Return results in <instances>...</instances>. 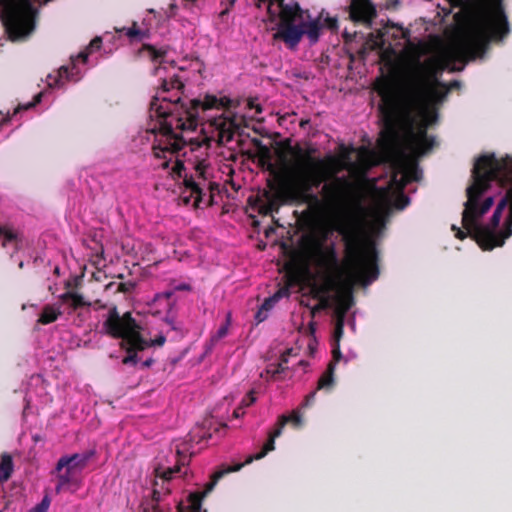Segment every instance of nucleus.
<instances>
[{
  "label": "nucleus",
  "mask_w": 512,
  "mask_h": 512,
  "mask_svg": "<svg viewBox=\"0 0 512 512\" xmlns=\"http://www.w3.org/2000/svg\"><path fill=\"white\" fill-rule=\"evenodd\" d=\"M154 363V360L152 358H149L143 362L144 367H150Z\"/></svg>",
  "instance_id": "59"
},
{
  "label": "nucleus",
  "mask_w": 512,
  "mask_h": 512,
  "mask_svg": "<svg viewBox=\"0 0 512 512\" xmlns=\"http://www.w3.org/2000/svg\"><path fill=\"white\" fill-rule=\"evenodd\" d=\"M239 126L234 121L223 120L217 124V143L223 145L233 140L235 131Z\"/></svg>",
  "instance_id": "20"
},
{
  "label": "nucleus",
  "mask_w": 512,
  "mask_h": 512,
  "mask_svg": "<svg viewBox=\"0 0 512 512\" xmlns=\"http://www.w3.org/2000/svg\"><path fill=\"white\" fill-rule=\"evenodd\" d=\"M508 33L506 15L498 8L484 27L449 47L442 58L430 57L422 62L415 61L409 71V87L418 109L437 113L434 106L441 103L449 93L447 84L439 80L444 69L452 62L466 64L469 60L482 56L491 40H501Z\"/></svg>",
  "instance_id": "3"
},
{
  "label": "nucleus",
  "mask_w": 512,
  "mask_h": 512,
  "mask_svg": "<svg viewBox=\"0 0 512 512\" xmlns=\"http://www.w3.org/2000/svg\"><path fill=\"white\" fill-rule=\"evenodd\" d=\"M242 468V465H233L225 469L218 470L211 476L210 482L205 485L202 492H194L188 496V506L178 507V512H200L203 498L209 494L217 484V482L226 474L230 472H237Z\"/></svg>",
  "instance_id": "11"
},
{
  "label": "nucleus",
  "mask_w": 512,
  "mask_h": 512,
  "mask_svg": "<svg viewBox=\"0 0 512 512\" xmlns=\"http://www.w3.org/2000/svg\"><path fill=\"white\" fill-rule=\"evenodd\" d=\"M65 471L59 473L57 476L58 483L55 487L56 493H61L63 490L68 489L70 486H79V481L76 477V472L72 467L65 466Z\"/></svg>",
  "instance_id": "19"
},
{
  "label": "nucleus",
  "mask_w": 512,
  "mask_h": 512,
  "mask_svg": "<svg viewBox=\"0 0 512 512\" xmlns=\"http://www.w3.org/2000/svg\"><path fill=\"white\" fill-rule=\"evenodd\" d=\"M292 152L299 158V181L294 197L316 213L327 212L336 216L334 229L344 242L346 264L351 274L368 283L379 276L378 255L373 242L364 243L352 206L353 185L347 177L335 176L330 181L326 163L316 158L314 148L303 150L296 146Z\"/></svg>",
  "instance_id": "1"
},
{
  "label": "nucleus",
  "mask_w": 512,
  "mask_h": 512,
  "mask_svg": "<svg viewBox=\"0 0 512 512\" xmlns=\"http://www.w3.org/2000/svg\"><path fill=\"white\" fill-rule=\"evenodd\" d=\"M135 288L134 282H122L117 285L116 291L122 293H130Z\"/></svg>",
  "instance_id": "42"
},
{
  "label": "nucleus",
  "mask_w": 512,
  "mask_h": 512,
  "mask_svg": "<svg viewBox=\"0 0 512 512\" xmlns=\"http://www.w3.org/2000/svg\"><path fill=\"white\" fill-rule=\"evenodd\" d=\"M42 97H43V92H39L37 93L34 97H33V100L25 105H18L15 110H14V113L13 115H16L17 113H19L20 111H23V110H28L30 108H33L35 107L37 104H39L42 100Z\"/></svg>",
  "instance_id": "33"
},
{
  "label": "nucleus",
  "mask_w": 512,
  "mask_h": 512,
  "mask_svg": "<svg viewBox=\"0 0 512 512\" xmlns=\"http://www.w3.org/2000/svg\"><path fill=\"white\" fill-rule=\"evenodd\" d=\"M173 294H174V290L165 291V292L157 294L156 295V299L164 298L166 300H169L172 297Z\"/></svg>",
  "instance_id": "51"
},
{
  "label": "nucleus",
  "mask_w": 512,
  "mask_h": 512,
  "mask_svg": "<svg viewBox=\"0 0 512 512\" xmlns=\"http://www.w3.org/2000/svg\"><path fill=\"white\" fill-rule=\"evenodd\" d=\"M2 19L12 40L30 35L36 27L38 10L30 0H0Z\"/></svg>",
  "instance_id": "7"
},
{
  "label": "nucleus",
  "mask_w": 512,
  "mask_h": 512,
  "mask_svg": "<svg viewBox=\"0 0 512 512\" xmlns=\"http://www.w3.org/2000/svg\"><path fill=\"white\" fill-rule=\"evenodd\" d=\"M62 315L60 306L47 304L42 308L37 322L42 325H48L55 322Z\"/></svg>",
  "instance_id": "23"
},
{
  "label": "nucleus",
  "mask_w": 512,
  "mask_h": 512,
  "mask_svg": "<svg viewBox=\"0 0 512 512\" xmlns=\"http://www.w3.org/2000/svg\"><path fill=\"white\" fill-rule=\"evenodd\" d=\"M276 303L277 301L275 300V298L273 296H270L264 300L260 307L263 310L270 311L275 306Z\"/></svg>",
  "instance_id": "45"
},
{
  "label": "nucleus",
  "mask_w": 512,
  "mask_h": 512,
  "mask_svg": "<svg viewBox=\"0 0 512 512\" xmlns=\"http://www.w3.org/2000/svg\"><path fill=\"white\" fill-rule=\"evenodd\" d=\"M280 418H286L287 423H292L294 427H300L302 424L301 415L297 411H293L290 416L282 415Z\"/></svg>",
  "instance_id": "38"
},
{
  "label": "nucleus",
  "mask_w": 512,
  "mask_h": 512,
  "mask_svg": "<svg viewBox=\"0 0 512 512\" xmlns=\"http://www.w3.org/2000/svg\"><path fill=\"white\" fill-rule=\"evenodd\" d=\"M183 88H184V84L177 75H174L169 80L164 79L162 81L163 92H168L171 89L182 90Z\"/></svg>",
  "instance_id": "30"
},
{
  "label": "nucleus",
  "mask_w": 512,
  "mask_h": 512,
  "mask_svg": "<svg viewBox=\"0 0 512 512\" xmlns=\"http://www.w3.org/2000/svg\"><path fill=\"white\" fill-rule=\"evenodd\" d=\"M316 393H317V390H314V391L310 392V393L305 397V400H304L303 406H305V407H309V406H311V405L314 403V401H315Z\"/></svg>",
  "instance_id": "47"
},
{
  "label": "nucleus",
  "mask_w": 512,
  "mask_h": 512,
  "mask_svg": "<svg viewBox=\"0 0 512 512\" xmlns=\"http://www.w3.org/2000/svg\"><path fill=\"white\" fill-rule=\"evenodd\" d=\"M185 171V165L181 160H177L172 168V174L175 177L182 178Z\"/></svg>",
  "instance_id": "41"
},
{
  "label": "nucleus",
  "mask_w": 512,
  "mask_h": 512,
  "mask_svg": "<svg viewBox=\"0 0 512 512\" xmlns=\"http://www.w3.org/2000/svg\"><path fill=\"white\" fill-rule=\"evenodd\" d=\"M94 454L95 451L90 450L83 454H73L69 457H61L56 464V470L61 472L65 466H69L75 471H81L87 466L89 460L94 456Z\"/></svg>",
  "instance_id": "17"
},
{
  "label": "nucleus",
  "mask_w": 512,
  "mask_h": 512,
  "mask_svg": "<svg viewBox=\"0 0 512 512\" xmlns=\"http://www.w3.org/2000/svg\"><path fill=\"white\" fill-rule=\"evenodd\" d=\"M158 100V97H154L150 103V110L162 119L158 128L159 136L152 146L156 158L165 157L167 152L170 154L178 153L186 145H189L192 152L204 148V153L207 154L211 147V137L203 136L186 140L174 130L193 131L198 126L200 110L226 109L231 104L228 97L218 98L210 94H206L203 100L192 99L188 104L181 102V98L177 97L173 102L169 100L168 105L171 107L158 104Z\"/></svg>",
  "instance_id": "4"
},
{
  "label": "nucleus",
  "mask_w": 512,
  "mask_h": 512,
  "mask_svg": "<svg viewBox=\"0 0 512 512\" xmlns=\"http://www.w3.org/2000/svg\"><path fill=\"white\" fill-rule=\"evenodd\" d=\"M230 325V316L227 317L226 322L219 327L217 332L211 336L208 349H211L218 341L227 336Z\"/></svg>",
  "instance_id": "28"
},
{
  "label": "nucleus",
  "mask_w": 512,
  "mask_h": 512,
  "mask_svg": "<svg viewBox=\"0 0 512 512\" xmlns=\"http://www.w3.org/2000/svg\"><path fill=\"white\" fill-rule=\"evenodd\" d=\"M188 448L186 444H183V447L176 446V456L177 462L173 467L162 468L157 467L155 469L156 477L162 480V483L170 481L174 475L181 472V468L188 465L192 454L187 455Z\"/></svg>",
  "instance_id": "15"
},
{
  "label": "nucleus",
  "mask_w": 512,
  "mask_h": 512,
  "mask_svg": "<svg viewBox=\"0 0 512 512\" xmlns=\"http://www.w3.org/2000/svg\"><path fill=\"white\" fill-rule=\"evenodd\" d=\"M280 8L279 12V23H278V29H282V18L284 15V12L286 9H289L293 12L294 11V5H300L298 2H291L289 4H286L284 0H275Z\"/></svg>",
  "instance_id": "34"
},
{
  "label": "nucleus",
  "mask_w": 512,
  "mask_h": 512,
  "mask_svg": "<svg viewBox=\"0 0 512 512\" xmlns=\"http://www.w3.org/2000/svg\"><path fill=\"white\" fill-rule=\"evenodd\" d=\"M4 229H5V226H0V237L2 236V234L4 233Z\"/></svg>",
  "instance_id": "64"
},
{
  "label": "nucleus",
  "mask_w": 512,
  "mask_h": 512,
  "mask_svg": "<svg viewBox=\"0 0 512 512\" xmlns=\"http://www.w3.org/2000/svg\"><path fill=\"white\" fill-rule=\"evenodd\" d=\"M208 185H209V188H210L211 190H213V189H214V186H215L216 188L218 187V185H217V184L212 183V182H209V183H208Z\"/></svg>",
  "instance_id": "61"
},
{
  "label": "nucleus",
  "mask_w": 512,
  "mask_h": 512,
  "mask_svg": "<svg viewBox=\"0 0 512 512\" xmlns=\"http://www.w3.org/2000/svg\"><path fill=\"white\" fill-rule=\"evenodd\" d=\"M291 351V349H288L285 353H283L281 355L280 362L276 365V367L274 369L269 368L267 372L271 373L273 377H275L277 374L283 373L287 369L286 364L288 363V355L291 353Z\"/></svg>",
  "instance_id": "32"
},
{
  "label": "nucleus",
  "mask_w": 512,
  "mask_h": 512,
  "mask_svg": "<svg viewBox=\"0 0 512 512\" xmlns=\"http://www.w3.org/2000/svg\"><path fill=\"white\" fill-rule=\"evenodd\" d=\"M251 142H252L253 146L259 150V153H260L259 164L261 166H264L270 160L269 148L267 146H265L262 143V141L258 138H253Z\"/></svg>",
  "instance_id": "27"
},
{
  "label": "nucleus",
  "mask_w": 512,
  "mask_h": 512,
  "mask_svg": "<svg viewBox=\"0 0 512 512\" xmlns=\"http://www.w3.org/2000/svg\"><path fill=\"white\" fill-rule=\"evenodd\" d=\"M286 424V418H279L275 429L269 432L268 439L261 448L260 452L249 455L243 463H239L238 465H242V467H244L245 465L251 464L254 460H260L264 458L270 451H273L275 449V439L281 435L282 430Z\"/></svg>",
  "instance_id": "16"
},
{
  "label": "nucleus",
  "mask_w": 512,
  "mask_h": 512,
  "mask_svg": "<svg viewBox=\"0 0 512 512\" xmlns=\"http://www.w3.org/2000/svg\"><path fill=\"white\" fill-rule=\"evenodd\" d=\"M321 263L328 270L335 271L339 277H341L344 273L348 277V273L346 270V266L344 265L341 268L338 260V256L336 250L333 245L327 247L321 254Z\"/></svg>",
  "instance_id": "18"
},
{
  "label": "nucleus",
  "mask_w": 512,
  "mask_h": 512,
  "mask_svg": "<svg viewBox=\"0 0 512 512\" xmlns=\"http://www.w3.org/2000/svg\"><path fill=\"white\" fill-rule=\"evenodd\" d=\"M332 356H333V360L331 362L333 363H337L339 362V360L341 359V351H340V345L339 343H335L333 349H332Z\"/></svg>",
  "instance_id": "46"
},
{
  "label": "nucleus",
  "mask_w": 512,
  "mask_h": 512,
  "mask_svg": "<svg viewBox=\"0 0 512 512\" xmlns=\"http://www.w3.org/2000/svg\"><path fill=\"white\" fill-rule=\"evenodd\" d=\"M348 12L352 22L363 24L366 27H371L377 17L376 5L371 0H351Z\"/></svg>",
  "instance_id": "12"
},
{
  "label": "nucleus",
  "mask_w": 512,
  "mask_h": 512,
  "mask_svg": "<svg viewBox=\"0 0 512 512\" xmlns=\"http://www.w3.org/2000/svg\"><path fill=\"white\" fill-rule=\"evenodd\" d=\"M3 242L2 247L5 248L9 243L16 242L18 235L15 231L5 226L4 233L2 234Z\"/></svg>",
  "instance_id": "36"
},
{
  "label": "nucleus",
  "mask_w": 512,
  "mask_h": 512,
  "mask_svg": "<svg viewBox=\"0 0 512 512\" xmlns=\"http://www.w3.org/2000/svg\"><path fill=\"white\" fill-rule=\"evenodd\" d=\"M168 167H169V161H165V162L162 164V168L167 169Z\"/></svg>",
  "instance_id": "62"
},
{
  "label": "nucleus",
  "mask_w": 512,
  "mask_h": 512,
  "mask_svg": "<svg viewBox=\"0 0 512 512\" xmlns=\"http://www.w3.org/2000/svg\"><path fill=\"white\" fill-rule=\"evenodd\" d=\"M208 167H209V164H208L207 160L204 158L198 159L194 165L196 177L198 179H202V181L204 183L208 180V176L206 174Z\"/></svg>",
  "instance_id": "29"
},
{
  "label": "nucleus",
  "mask_w": 512,
  "mask_h": 512,
  "mask_svg": "<svg viewBox=\"0 0 512 512\" xmlns=\"http://www.w3.org/2000/svg\"><path fill=\"white\" fill-rule=\"evenodd\" d=\"M420 120L416 129H411L409 133V144L416 155H424L435 144V139L427 134L429 126L438 119V113L429 112L427 109L421 111L418 109Z\"/></svg>",
  "instance_id": "9"
},
{
  "label": "nucleus",
  "mask_w": 512,
  "mask_h": 512,
  "mask_svg": "<svg viewBox=\"0 0 512 512\" xmlns=\"http://www.w3.org/2000/svg\"><path fill=\"white\" fill-rule=\"evenodd\" d=\"M294 11L286 9L282 18V29H278L273 35L274 40H281L289 49H295L303 36L306 35L310 44L319 41L323 25L321 24L324 10L319 16L310 20L309 10H304L300 5H294Z\"/></svg>",
  "instance_id": "6"
},
{
  "label": "nucleus",
  "mask_w": 512,
  "mask_h": 512,
  "mask_svg": "<svg viewBox=\"0 0 512 512\" xmlns=\"http://www.w3.org/2000/svg\"><path fill=\"white\" fill-rule=\"evenodd\" d=\"M103 332L114 338L121 339L120 348L127 355L122 359L124 365L135 366L138 363V352L151 346H162L166 342L164 335L157 336L154 340L145 339L142 334V326L133 318L131 312L119 314L117 306H112L102 325Z\"/></svg>",
  "instance_id": "5"
},
{
  "label": "nucleus",
  "mask_w": 512,
  "mask_h": 512,
  "mask_svg": "<svg viewBox=\"0 0 512 512\" xmlns=\"http://www.w3.org/2000/svg\"><path fill=\"white\" fill-rule=\"evenodd\" d=\"M410 202V199L408 196H406L405 194L401 193L395 200V207L397 209H404L405 207L408 206Z\"/></svg>",
  "instance_id": "40"
},
{
  "label": "nucleus",
  "mask_w": 512,
  "mask_h": 512,
  "mask_svg": "<svg viewBox=\"0 0 512 512\" xmlns=\"http://www.w3.org/2000/svg\"><path fill=\"white\" fill-rule=\"evenodd\" d=\"M96 309H105L106 304H103L100 300L95 301Z\"/></svg>",
  "instance_id": "58"
},
{
  "label": "nucleus",
  "mask_w": 512,
  "mask_h": 512,
  "mask_svg": "<svg viewBox=\"0 0 512 512\" xmlns=\"http://www.w3.org/2000/svg\"><path fill=\"white\" fill-rule=\"evenodd\" d=\"M117 32L124 33L129 39H138V40H144L149 37V31L148 30H141L138 27L137 22H133L132 26L129 28L123 27L121 29H116Z\"/></svg>",
  "instance_id": "26"
},
{
  "label": "nucleus",
  "mask_w": 512,
  "mask_h": 512,
  "mask_svg": "<svg viewBox=\"0 0 512 512\" xmlns=\"http://www.w3.org/2000/svg\"><path fill=\"white\" fill-rule=\"evenodd\" d=\"M335 363L329 362L327 369L322 373L318 382L316 390L331 391L335 385Z\"/></svg>",
  "instance_id": "22"
},
{
  "label": "nucleus",
  "mask_w": 512,
  "mask_h": 512,
  "mask_svg": "<svg viewBox=\"0 0 512 512\" xmlns=\"http://www.w3.org/2000/svg\"><path fill=\"white\" fill-rule=\"evenodd\" d=\"M260 201H261V204L259 206V212L264 215L272 214L273 213L272 211H268V207L265 204V202L262 199Z\"/></svg>",
  "instance_id": "53"
},
{
  "label": "nucleus",
  "mask_w": 512,
  "mask_h": 512,
  "mask_svg": "<svg viewBox=\"0 0 512 512\" xmlns=\"http://www.w3.org/2000/svg\"><path fill=\"white\" fill-rule=\"evenodd\" d=\"M142 50L148 52V55H149V57L151 58L152 61H158L159 59L165 57L166 54H167V50H165V49H156L151 44H143Z\"/></svg>",
  "instance_id": "31"
},
{
  "label": "nucleus",
  "mask_w": 512,
  "mask_h": 512,
  "mask_svg": "<svg viewBox=\"0 0 512 512\" xmlns=\"http://www.w3.org/2000/svg\"><path fill=\"white\" fill-rule=\"evenodd\" d=\"M243 414H244V411H243V407L241 405L238 408H236L233 413L234 417H236V418L240 417Z\"/></svg>",
  "instance_id": "55"
},
{
  "label": "nucleus",
  "mask_w": 512,
  "mask_h": 512,
  "mask_svg": "<svg viewBox=\"0 0 512 512\" xmlns=\"http://www.w3.org/2000/svg\"><path fill=\"white\" fill-rule=\"evenodd\" d=\"M323 22L321 24L323 25V28H326L332 32H336L338 30V19L337 17H331L328 14L323 15L322 18Z\"/></svg>",
  "instance_id": "35"
},
{
  "label": "nucleus",
  "mask_w": 512,
  "mask_h": 512,
  "mask_svg": "<svg viewBox=\"0 0 512 512\" xmlns=\"http://www.w3.org/2000/svg\"><path fill=\"white\" fill-rule=\"evenodd\" d=\"M460 86V82L457 81V80H454L452 82H450L448 85H447V88H449V91L453 88H456V87H459Z\"/></svg>",
  "instance_id": "57"
},
{
  "label": "nucleus",
  "mask_w": 512,
  "mask_h": 512,
  "mask_svg": "<svg viewBox=\"0 0 512 512\" xmlns=\"http://www.w3.org/2000/svg\"><path fill=\"white\" fill-rule=\"evenodd\" d=\"M462 212L464 230L452 225L455 237H472L483 250L504 245L512 236V156L494 153L477 158Z\"/></svg>",
  "instance_id": "2"
},
{
  "label": "nucleus",
  "mask_w": 512,
  "mask_h": 512,
  "mask_svg": "<svg viewBox=\"0 0 512 512\" xmlns=\"http://www.w3.org/2000/svg\"><path fill=\"white\" fill-rule=\"evenodd\" d=\"M173 290H174V292L175 291H190L191 286L189 284L182 283V284L174 286Z\"/></svg>",
  "instance_id": "52"
},
{
  "label": "nucleus",
  "mask_w": 512,
  "mask_h": 512,
  "mask_svg": "<svg viewBox=\"0 0 512 512\" xmlns=\"http://www.w3.org/2000/svg\"><path fill=\"white\" fill-rule=\"evenodd\" d=\"M29 512H41V511L35 506Z\"/></svg>",
  "instance_id": "63"
},
{
  "label": "nucleus",
  "mask_w": 512,
  "mask_h": 512,
  "mask_svg": "<svg viewBox=\"0 0 512 512\" xmlns=\"http://www.w3.org/2000/svg\"><path fill=\"white\" fill-rule=\"evenodd\" d=\"M354 37H355V33L350 34L347 31H344V33H343V38H344L345 42H351Z\"/></svg>",
  "instance_id": "54"
},
{
  "label": "nucleus",
  "mask_w": 512,
  "mask_h": 512,
  "mask_svg": "<svg viewBox=\"0 0 512 512\" xmlns=\"http://www.w3.org/2000/svg\"><path fill=\"white\" fill-rule=\"evenodd\" d=\"M36 507L41 512H46L48 510V507H49V500L47 499V497H45L39 504H37Z\"/></svg>",
  "instance_id": "50"
},
{
  "label": "nucleus",
  "mask_w": 512,
  "mask_h": 512,
  "mask_svg": "<svg viewBox=\"0 0 512 512\" xmlns=\"http://www.w3.org/2000/svg\"><path fill=\"white\" fill-rule=\"evenodd\" d=\"M268 312L267 310H263L261 307L259 308V310L257 311L256 315H255V319L258 323L260 322H263L264 320L267 319L268 317Z\"/></svg>",
  "instance_id": "48"
},
{
  "label": "nucleus",
  "mask_w": 512,
  "mask_h": 512,
  "mask_svg": "<svg viewBox=\"0 0 512 512\" xmlns=\"http://www.w3.org/2000/svg\"><path fill=\"white\" fill-rule=\"evenodd\" d=\"M256 401V397L254 395V391H250L248 392L244 398L242 399L241 401V406L244 408V407H249L251 406L253 403H255Z\"/></svg>",
  "instance_id": "43"
},
{
  "label": "nucleus",
  "mask_w": 512,
  "mask_h": 512,
  "mask_svg": "<svg viewBox=\"0 0 512 512\" xmlns=\"http://www.w3.org/2000/svg\"><path fill=\"white\" fill-rule=\"evenodd\" d=\"M299 181V168L298 162L290 171L288 177L283 180L278 186L272 182H268L270 189L274 190V193L265 191L263 193V201L268 207V211L278 212L281 204L286 202H297L298 199L294 197V191L297 189L296 182Z\"/></svg>",
  "instance_id": "8"
},
{
  "label": "nucleus",
  "mask_w": 512,
  "mask_h": 512,
  "mask_svg": "<svg viewBox=\"0 0 512 512\" xmlns=\"http://www.w3.org/2000/svg\"><path fill=\"white\" fill-rule=\"evenodd\" d=\"M275 300L278 302L280 299L290 296V285L285 284L280 287L273 295Z\"/></svg>",
  "instance_id": "39"
},
{
  "label": "nucleus",
  "mask_w": 512,
  "mask_h": 512,
  "mask_svg": "<svg viewBox=\"0 0 512 512\" xmlns=\"http://www.w3.org/2000/svg\"><path fill=\"white\" fill-rule=\"evenodd\" d=\"M345 266H347L346 263H345ZM346 270H347V273H348V280H347L348 290H347V293H345L343 295H340L338 297L337 305H336V308L334 310L335 319L336 320H343V321H345L346 314H347V312L350 310V308L353 305L352 284L354 282H357V283H360V284H362L364 286H367V285L371 284L373 281L376 280V279H373L370 282L366 283L363 280H361V279L357 278L356 276H354L353 274H351V272L348 269V267H346Z\"/></svg>",
  "instance_id": "14"
},
{
  "label": "nucleus",
  "mask_w": 512,
  "mask_h": 512,
  "mask_svg": "<svg viewBox=\"0 0 512 512\" xmlns=\"http://www.w3.org/2000/svg\"><path fill=\"white\" fill-rule=\"evenodd\" d=\"M59 299L62 302H70V306L73 311L82 307H88L92 305L90 302L86 301L81 294L72 291H67L61 294L59 296Z\"/></svg>",
  "instance_id": "24"
},
{
  "label": "nucleus",
  "mask_w": 512,
  "mask_h": 512,
  "mask_svg": "<svg viewBox=\"0 0 512 512\" xmlns=\"http://www.w3.org/2000/svg\"><path fill=\"white\" fill-rule=\"evenodd\" d=\"M273 1H274V0H270V1H269V5H268V12L271 14V16H274V15H275L274 13H272V12H271V6H272V4H273Z\"/></svg>",
  "instance_id": "60"
},
{
  "label": "nucleus",
  "mask_w": 512,
  "mask_h": 512,
  "mask_svg": "<svg viewBox=\"0 0 512 512\" xmlns=\"http://www.w3.org/2000/svg\"><path fill=\"white\" fill-rule=\"evenodd\" d=\"M0 458V483H5L12 476L14 464L12 456L9 453H2Z\"/></svg>",
  "instance_id": "25"
},
{
  "label": "nucleus",
  "mask_w": 512,
  "mask_h": 512,
  "mask_svg": "<svg viewBox=\"0 0 512 512\" xmlns=\"http://www.w3.org/2000/svg\"><path fill=\"white\" fill-rule=\"evenodd\" d=\"M344 323H345V321H343V320H336L335 319V327H334V333H333V336H334V339H335V343H339L340 339L343 336V333H344Z\"/></svg>",
  "instance_id": "37"
},
{
  "label": "nucleus",
  "mask_w": 512,
  "mask_h": 512,
  "mask_svg": "<svg viewBox=\"0 0 512 512\" xmlns=\"http://www.w3.org/2000/svg\"><path fill=\"white\" fill-rule=\"evenodd\" d=\"M248 106L252 109L255 108L257 113L262 112V107L260 105H255L252 101L248 103Z\"/></svg>",
  "instance_id": "56"
},
{
  "label": "nucleus",
  "mask_w": 512,
  "mask_h": 512,
  "mask_svg": "<svg viewBox=\"0 0 512 512\" xmlns=\"http://www.w3.org/2000/svg\"><path fill=\"white\" fill-rule=\"evenodd\" d=\"M90 52L85 49L81 51L76 57H71V65L70 66H61L55 75H48V86L49 87H58L63 84V79L65 80H73L77 81L79 77H76L80 72L77 68L75 61L80 60L83 63H86L88 60Z\"/></svg>",
  "instance_id": "13"
},
{
  "label": "nucleus",
  "mask_w": 512,
  "mask_h": 512,
  "mask_svg": "<svg viewBox=\"0 0 512 512\" xmlns=\"http://www.w3.org/2000/svg\"><path fill=\"white\" fill-rule=\"evenodd\" d=\"M394 170L391 182L396 184L400 191H403L408 183L418 181L421 176V170L416 158L404 152H401L396 157Z\"/></svg>",
  "instance_id": "10"
},
{
  "label": "nucleus",
  "mask_w": 512,
  "mask_h": 512,
  "mask_svg": "<svg viewBox=\"0 0 512 512\" xmlns=\"http://www.w3.org/2000/svg\"><path fill=\"white\" fill-rule=\"evenodd\" d=\"M184 186L187 190H190L191 197L194 198V203L196 206H199V203L202 201L203 195L205 194L202 188V183L197 182L195 178L187 174L183 177Z\"/></svg>",
  "instance_id": "21"
},
{
  "label": "nucleus",
  "mask_w": 512,
  "mask_h": 512,
  "mask_svg": "<svg viewBox=\"0 0 512 512\" xmlns=\"http://www.w3.org/2000/svg\"><path fill=\"white\" fill-rule=\"evenodd\" d=\"M177 9H178V6L175 4V3H171L168 7V9L166 10V16L167 18H172L176 15V12H177Z\"/></svg>",
  "instance_id": "49"
},
{
  "label": "nucleus",
  "mask_w": 512,
  "mask_h": 512,
  "mask_svg": "<svg viewBox=\"0 0 512 512\" xmlns=\"http://www.w3.org/2000/svg\"><path fill=\"white\" fill-rule=\"evenodd\" d=\"M102 46V39L101 37H95L91 40L89 46L86 48L90 53L92 51L99 50Z\"/></svg>",
  "instance_id": "44"
}]
</instances>
